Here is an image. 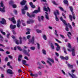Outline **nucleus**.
Instances as JSON below:
<instances>
[{"mask_svg":"<svg viewBox=\"0 0 78 78\" xmlns=\"http://www.w3.org/2000/svg\"><path fill=\"white\" fill-rule=\"evenodd\" d=\"M0 5L2 7H3V1L1 2Z\"/></svg>","mask_w":78,"mask_h":78,"instance_id":"41","label":"nucleus"},{"mask_svg":"<svg viewBox=\"0 0 78 78\" xmlns=\"http://www.w3.org/2000/svg\"><path fill=\"white\" fill-rule=\"evenodd\" d=\"M68 25H66V27L65 28V30H66L67 31H69V28H68Z\"/></svg>","mask_w":78,"mask_h":78,"instance_id":"30","label":"nucleus"},{"mask_svg":"<svg viewBox=\"0 0 78 78\" xmlns=\"http://www.w3.org/2000/svg\"><path fill=\"white\" fill-rule=\"evenodd\" d=\"M23 53H24V54H25V55H27V56H30V54H29V53H28L27 52V50H26L23 49Z\"/></svg>","mask_w":78,"mask_h":78,"instance_id":"9","label":"nucleus"},{"mask_svg":"<svg viewBox=\"0 0 78 78\" xmlns=\"http://www.w3.org/2000/svg\"><path fill=\"white\" fill-rule=\"evenodd\" d=\"M67 50H68L69 51H72V55L73 56H74L75 55V48H73L71 50H70L69 49H67Z\"/></svg>","mask_w":78,"mask_h":78,"instance_id":"2","label":"nucleus"},{"mask_svg":"<svg viewBox=\"0 0 78 78\" xmlns=\"http://www.w3.org/2000/svg\"><path fill=\"white\" fill-rule=\"evenodd\" d=\"M31 6V8H35V6L33 5H32Z\"/></svg>","mask_w":78,"mask_h":78,"instance_id":"64","label":"nucleus"},{"mask_svg":"<svg viewBox=\"0 0 78 78\" xmlns=\"http://www.w3.org/2000/svg\"><path fill=\"white\" fill-rule=\"evenodd\" d=\"M19 39L20 44H22V37H19Z\"/></svg>","mask_w":78,"mask_h":78,"instance_id":"24","label":"nucleus"},{"mask_svg":"<svg viewBox=\"0 0 78 78\" xmlns=\"http://www.w3.org/2000/svg\"><path fill=\"white\" fill-rule=\"evenodd\" d=\"M22 13L23 14H25V10H23V9H22Z\"/></svg>","mask_w":78,"mask_h":78,"instance_id":"37","label":"nucleus"},{"mask_svg":"<svg viewBox=\"0 0 78 78\" xmlns=\"http://www.w3.org/2000/svg\"><path fill=\"white\" fill-rule=\"evenodd\" d=\"M18 73H20V72H22V69H20L18 70Z\"/></svg>","mask_w":78,"mask_h":78,"instance_id":"48","label":"nucleus"},{"mask_svg":"<svg viewBox=\"0 0 78 78\" xmlns=\"http://www.w3.org/2000/svg\"><path fill=\"white\" fill-rule=\"evenodd\" d=\"M62 72L63 73V74H64V75H66V73H65V72L64 71V70H62Z\"/></svg>","mask_w":78,"mask_h":78,"instance_id":"63","label":"nucleus"},{"mask_svg":"<svg viewBox=\"0 0 78 78\" xmlns=\"http://www.w3.org/2000/svg\"><path fill=\"white\" fill-rule=\"evenodd\" d=\"M60 49V46H58L56 48V50H57V51H59Z\"/></svg>","mask_w":78,"mask_h":78,"instance_id":"28","label":"nucleus"},{"mask_svg":"<svg viewBox=\"0 0 78 78\" xmlns=\"http://www.w3.org/2000/svg\"><path fill=\"white\" fill-rule=\"evenodd\" d=\"M54 14L55 16V20L57 22L59 21V19L57 17V15H59V13L58 10H56L54 12Z\"/></svg>","mask_w":78,"mask_h":78,"instance_id":"1","label":"nucleus"},{"mask_svg":"<svg viewBox=\"0 0 78 78\" xmlns=\"http://www.w3.org/2000/svg\"><path fill=\"white\" fill-rule=\"evenodd\" d=\"M38 20L39 22H41V19L40 18V17L39 16H38Z\"/></svg>","mask_w":78,"mask_h":78,"instance_id":"61","label":"nucleus"},{"mask_svg":"<svg viewBox=\"0 0 78 78\" xmlns=\"http://www.w3.org/2000/svg\"><path fill=\"white\" fill-rule=\"evenodd\" d=\"M37 48L38 50L40 49V44L39 43H37Z\"/></svg>","mask_w":78,"mask_h":78,"instance_id":"34","label":"nucleus"},{"mask_svg":"<svg viewBox=\"0 0 78 78\" xmlns=\"http://www.w3.org/2000/svg\"><path fill=\"white\" fill-rule=\"evenodd\" d=\"M59 8L60 9H61L62 11H64V9H63V8L61 7H59Z\"/></svg>","mask_w":78,"mask_h":78,"instance_id":"62","label":"nucleus"},{"mask_svg":"<svg viewBox=\"0 0 78 78\" xmlns=\"http://www.w3.org/2000/svg\"><path fill=\"white\" fill-rule=\"evenodd\" d=\"M0 22L3 25H6V20L4 18H2V21H0Z\"/></svg>","mask_w":78,"mask_h":78,"instance_id":"4","label":"nucleus"},{"mask_svg":"<svg viewBox=\"0 0 78 78\" xmlns=\"http://www.w3.org/2000/svg\"><path fill=\"white\" fill-rule=\"evenodd\" d=\"M35 48H35V47L34 46H32L30 47V50H34Z\"/></svg>","mask_w":78,"mask_h":78,"instance_id":"29","label":"nucleus"},{"mask_svg":"<svg viewBox=\"0 0 78 78\" xmlns=\"http://www.w3.org/2000/svg\"><path fill=\"white\" fill-rule=\"evenodd\" d=\"M69 17L71 20V21H72V15H70L69 16Z\"/></svg>","mask_w":78,"mask_h":78,"instance_id":"43","label":"nucleus"},{"mask_svg":"<svg viewBox=\"0 0 78 78\" xmlns=\"http://www.w3.org/2000/svg\"><path fill=\"white\" fill-rule=\"evenodd\" d=\"M22 58V55H19L18 57V58Z\"/></svg>","mask_w":78,"mask_h":78,"instance_id":"57","label":"nucleus"},{"mask_svg":"<svg viewBox=\"0 0 78 78\" xmlns=\"http://www.w3.org/2000/svg\"><path fill=\"white\" fill-rule=\"evenodd\" d=\"M44 11H47V12L48 11V10L49 12L50 11V8H49L48 7L47 9V8H46V7L45 6H44Z\"/></svg>","mask_w":78,"mask_h":78,"instance_id":"10","label":"nucleus"},{"mask_svg":"<svg viewBox=\"0 0 78 78\" xmlns=\"http://www.w3.org/2000/svg\"><path fill=\"white\" fill-rule=\"evenodd\" d=\"M48 59L52 63H54L55 62L54 61V60L53 58H48Z\"/></svg>","mask_w":78,"mask_h":78,"instance_id":"22","label":"nucleus"},{"mask_svg":"<svg viewBox=\"0 0 78 78\" xmlns=\"http://www.w3.org/2000/svg\"><path fill=\"white\" fill-rule=\"evenodd\" d=\"M34 20L30 19L29 20V21H27V23L28 24H30V23H34Z\"/></svg>","mask_w":78,"mask_h":78,"instance_id":"12","label":"nucleus"},{"mask_svg":"<svg viewBox=\"0 0 78 78\" xmlns=\"http://www.w3.org/2000/svg\"><path fill=\"white\" fill-rule=\"evenodd\" d=\"M28 7H27V5H26L23 9V10H28Z\"/></svg>","mask_w":78,"mask_h":78,"instance_id":"25","label":"nucleus"},{"mask_svg":"<svg viewBox=\"0 0 78 78\" xmlns=\"http://www.w3.org/2000/svg\"><path fill=\"white\" fill-rule=\"evenodd\" d=\"M27 2V1H25V0H23L21 2L20 4L22 5H25V3Z\"/></svg>","mask_w":78,"mask_h":78,"instance_id":"17","label":"nucleus"},{"mask_svg":"<svg viewBox=\"0 0 78 78\" xmlns=\"http://www.w3.org/2000/svg\"><path fill=\"white\" fill-rule=\"evenodd\" d=\"M52 3L55 5H58V4H56V2H55V1H53Z\"/></svg>","mask_w":78,"mask_h":78,"instance_id":"52","label":"nucleus"},{"mask_svg":"<svg viewBox=\"0 0 78 78\" xmlns=\"http://www.w3.org/2000/svg\"><path fill=\"white\" fill-rule=\"evenodd\" d=\"M62 22H63V23H64V24L66 26V25H67V23L66 22V20H63L62 21Z\"/></svg>","mask_w":78,"mask_h":78,"instance_id":"31","label":"nucleus"},{"mask_svg":"<svg viewBox=\"0 0 78 78\" xmlns=\"http://www.w3.org/2000/svg\"><path fill=\"white\" fill-rule=\"evenodd\" d=\"M60 36H61V37H62L63 39H64V35H61L60 34Z\"/></svg>","mask_w":78,"mask_h":78,"instance_id":"56","label":"nucleus"},{"mask_svg":"<svg viewBox=\"0 0 78 78\" xmlns=\"http://www.w3.org/2000/svg\"><path fill=\"white\" fill-rule=\"evenodd\" d=\"M5 7H3V9L0 8V11H1L2 12H5Z\"/></svg>","mask_w":78,"mask_h":78,"instance_id":"23","label":"nucleus"},{"mask_svg":"<svg viewBox=\"0 0 78 78\" xmlns=\"http://www.w3.org/2000/svg\"><path fill=\"white\" fill-rule=\"evenodd\" d=\"M41 12V9H40V7H38V10H35L34 11L33 13H35V14H37L38 12Z\"/></svg>","mask_w":78,"mask_h":78,"instance_id":"5","label":"nucleus"},{"mask_svg":"<svg viewBox=\"0 0 78 78\" xmlns=\"http://www.w3.org/2000/svg\"><path fill=\"white\" fill-rule=\"evenodd\" d=\"M14 2L13 1H12L9 2V4H10V5H12V4H14Z\"/></svg>","mask_w":78,"mask_h":78,"instance_id":"42","label":"nucleus"},{"mask_svg":"<svg viewBox=\"0 0 78 78\" xmlns=\"http://www.w3.org/2000/svg\"><path fill=\"white\" fill-rule=\"evenodd\" d=\"M8 19L9 20L12 21V22H13V23H14V24L16 23V21L15 20L14 18L12 17L11 19L10 18H9Z\"/></svg>","mask_w":78,"mask_h":78,"instance_id":"3","label":"nucleus"},{"mask_svg":"<svg viewBox=\"0 0 78 78\" xmlns=\"http://www.w3.org/2000/svg\"><path fill=\"white\" fill-rule=\"evenodd\" d=\"M69 8L71 12H73V8H72V7H70Z\"/></svg>","mask_w":78,"mask_h":78,"instance_id":"46","label":"nucleus"},{"mask_svg":"<svg viewBox=\"0 0 78 78\" xmlns=\"http://www.w3.org/2000/svg\"><path fill=\"white\" fill-rule=\"evenodd\" d=\"M17 48L20 51H22V49L20 48V47L19 46L17 47Z\"/></svg>","mask_w":78,"mask_h":78,"instance_id":"35","label":"nucleus"},{"mask_svg":"<svg viewBox=\"0 0 78 78\" xmlns=\"http://www.w3.org/2000/svg\"><path fill=\"white\" fill-rule=\"evenodd\" d=\"M63 2L65 5H66V6H69V2H68V1L67 0H64Z\"/></svg>","mask_w":78,"mask_h":78,"instance_id":"16","label":"nucleus"},{"mask_svg":"<svg viewBox=\"0 0 78 78\" xmlns=\"http://www.w3.org/2000/svg\"><path fill=\"white\" fill-rule=\"evenodd\" d=\"M36 31L37 33H42L41 30L38 29H37L36 30Z\"/></svg>","mask_w":78,"mask_h":78,"instance_id":"33","label":"nucleus"},{"mask_svg":"<svg viewBox=\"0 0 78 78\" xmlns=\"http://www.w3.org/2000/svg\"><path fill=\"white\" fill-rule=\"evenodd\" d=\"M55 40L57 42H58V43H62L61 41H59V40H58L57 39H55Z\"/></svg>","mask_w":78,"mask_h":78,"instance_id":"50","label":"nucleus"},{"mask_svg":"<svg viewBox=\"0 0 78 78\" xmlns=\"http://www.w3.org/2000/svg\"><path fill=\"white\" fill-rule=\"evenodd\" d=\"M30 75H31V76H34V78H37L38 77V74H33L31 73L30 74Z\"/></svg>","mask_w":78,"mask_h":78,"instance_id":"8","label":"nucleus"},{"mask_svg":"<svg viewBox=\"0 0 78 78\" xmlns=\"http://www.w3.org/2000/svg\"><path fill=\"white\" fill-rule=\"evenodd\" d=\"M65 59H66V60H68V59H69V57L67 56L65 57Z\"/></svg>","mask_w":78,"mask_h":78,"instance_id":"54","label":"nucleus"},{"mask_svg":"<svg viewBox=\"0 0 78 78\" xmlns=\"http://www.w3.org/2000/svg\"><path fill=\"white\" fill-rule=\"evenodd\" d=\"M68 47H69V48H72V46H71V45H70V44L68 43Z\"/></svg>","mask_w":78,"mask_h":78,"instance_id":"38","label":"nucleus"},{"mask_svg":"<svg viewBox=\"0 0 78 78\" xmlns=\"http://www.w3.org/2000/svg\"><path fill=\"white\" fill-rule=\"evenodd\" d=\"M27 15L28 17H31V15H30V14L28 12H27Z\"/></svg>","mask_w":78,"mask_h":78,"instance_id":"44","label":"nucleus"},{"mask_svg":"<svg viewBox=\"0 0 78 78\" xmlns=\"http://www.w3.org/2000/svg\"><path fill=\"white\" fill-rule=\"evenodd\" d=\"M27 39H30V37H31V36H30V35H29L27 36Z\"/></svg>","mask_w":78,"mask_h":78,"instance_id":"59","label":"nucleus"},{"mask_svg":"<svg viewBox=\"0 0 78 78\" xmlns=\"http://www.w3.org/2000/svg\"><path fill=\"white\" fill-rule=\"evenodd\" d=\"M12 33L13 34H16V32H15V31H14V30H12Z\"/></svg>","mask_w":78,"mask_h":78,"instance_id":"58","label":"nucleus"},{"mask_svg":"<svg viewBox=\"0 0 78 78\" xmlns=\"http://www.w3.org/2000/svg\"><path fill=\"white\" fill-rule=\"evenodd\" d=\"M68 34H67V35L68 37H69V38L70 39H72V37H70V36H69V35H70V36H72V34H71V33H70V32H68Z\"/></svg>","mask_w":78,"mask_h":78,"instance_id":"21","label":"nucleus"},{"mask_svg":"<svg viewBox=\"0 0 78 78\" xmlns=\"http://www.w3.org/2000/svg\"><path fill=\"white\" fill-rule=\"evenodd\" d=\"M45 13L46 14L45 15V18L46 19H47V20H49V18L48 17V13H47V12H45Z\"/></svg>","mask_w":78,"mask_h":78,"instance_id":"18","label":"nucleus"},{"mask_svg":"<svg viewBox=\"0 0 78 78\" xmlns=\"http://www.w3.org/2000/svg\"><path fill=\"white\" fill-rule=\"evenodd\" d=\"M72 14L73 15V19H75V14L74 13H73V12H72Z\"/></svg>","mask_w":78,"mask_h":78,"instance_id":"40","label":"nucleus"},{"mask_svg":"<svg viewBox=\"0 0 78 78\" xmlns=\"http://www.w3.org/2000/svg\"><path fill=\"white\" fill-rule=\"evenodd\" d=\"M24 58V59H27V60L28 61V60H29V59H28V57H27L26 56H25Z\"/></svg>","mask_w":78,"mask_h":78,"instance_id":"55","label":"nucleus"},{"mask_svg":"<svg viewBox=\"0 0 78 78\" xmlns=\"http://www.w3.org/2000/svg\"><path fill=\"white\" fill-rule=\"evenodd\" d=\"M47 62L48 64H49L50 66H52L51 63V62H50V61H49L48 60H47Z\"/></svg>","mask_w":78,"mask_h":78,"instance_id":"36","label":"nucleus"},{"mask_svg":"<svg viewBox=\"0 0 78 78\" xmlns=\"http://www.w3.org/2000/svg\"><path fill=\"white\" fill-rule=\"evenodd\" d=\"M42 52L43 54V55H45L46 54V51L44 49H42Z\"/></svg>","mask_w":78,"mask_h":78,"instance_id":"27","label":"nucleus"},{"mask_svg":"<svg viewBox=\"0 0 78 78\" xmlns=\"http://www.w3.org/2000/svg\"><path fill=\"white\" fill-rule=\"evenodd\" d=\"M14 12L15 13V14H17V11L16 10H14Z\"/></svg>","mask_w":78,"mask_h":78,"instance_id":"60","label":"nucleus"},{"mask_svg":"<svg viewBox=\"0 0 78 78\" xmlns=\"http://www.w3.org/2000/svg\"><path fill=\"white\" fill-rule=\"evenodd\" d=\"M60 58L62 59H65V57H63V56H60Z\"/></svg>","mask_w":78,"mask_h":78,"instance_id":"45","label":"nucleus"},{"mask_svg":"<svg viewBox=\"0 0 78 78\" xmlns=\"http://www.w3.org/2000/svg\"><path fill=\"white\" fill-rule=\"evenodd\" d=\"M67 66L69 68H71V69H73V66L71 65L69 63L67 64Z\"/></svg>","mask_w":78,"mask_h":78,"instance_id":"20","label":"nucleus"},{"mask_svg":"<svg viewBox=\"0 0 78 78\" xmlns=\"http://www.w3.org/2000/svg\"><path fill=\"white\" fill-rule=\"evenodd\" d=\"M20 20H19L17 21V26L18 28H19L20 27Z\"/></svg>","mask_w":78,"mask_h":78,"instance_id":"14","label":"nucleus"},{"mask_svg":"<svg viewBox=\"0 0 78 78\" xmlns=\"http://www.w3.org/2000/svg\"><path fill=\"white\" fill-rule=\"evenodd\" d=\"M68 25L70 28V29H72V26H71V25H70V23H68Z\"/></svg>","mask_w":78,"mask_h":78,"instance_id":"49","label":"nucleus"},{"mask_svg":"<svg viewBox=\"0 0 78 78\" xmlns=\"http://www.w3.org/2000/svg\"><path fill=\"white\" fill-rule=\"evenodd\" d=\"M72 25L74 27H75V23L73 22L72 23Z\"/></svg>","mask_w":78,"mask_h":78,"instance_id":"47","label":"nucleus"},{"mask_svg":"<svg viewBox=\"0 0 78 78\" xmlns=\"http://www.w3.org/2000/svg\"><path fill=\"white\" fill-rule=\"evenodd\" d=\"M15 41L16 42V44H17V45H19V41L17 40H15Z\"/></svg>","mask_w":78,"mask_h":78,"instance_id":"32","label":"nucleus"},{"mask_svg":"<svg viewBox=\"0 0 78 78\" xmlns=\"http://www.w3.org/2000/svg\"><path fill=\"white\" fill-rule=\"evenodd\" d=\"M50 46L52 50H54L55 49V46L53 43H51Z\"/></svg>","mask_w":78,"mask_h":78,"instance_id":"19","label":"nucleus"},{"mask_svg":"<svg viewBox=\"0 0 78 78\" xmlns=\"http://www.w3.org/2000/svg\"><path fill=\"white\" fill-rule=\"evenodd\" d=\"M62 15L63 17H64L65 19H66V16L65 15V14H64V13H62Z\"/></svg>","mask_w":78,"mask_h":78,"instance_id":"51","label":"nucleus"},{"mask_svg":"<svg viewBox=\"0 0 78 78\" xmlns=\"http://www.w3.org/2000/svg\"><path fill=\"white\" fill-rule=\"evenodd\" d=\"M38 74L39 76H42V73L41 71H39L38 72Z\"/></svg>","mask_w":78,"mask_h":78,"instance_id":"26","label":"nucleus"},{"mask_svg":"<svg viewBox=\"0 0 78 78\" xmlns=\"http://www.w3.org/2000/svg\"><path fill=\"white\" fill-rule=\"evenodd\" d=\"M69 74L70 76L71 77H72V78H76V77L75 75L73 74H71L70 73H69Z\"/></svg>","mask_w":78,"mask_h":78,"instance_id":"15","label":"nucleus"},{"mask_svg":"<svg viewBox=\"0 0 78 78\" xmlns=\"http://www.w3.org/2000/svg\"><path fill=\"white\" fill-rule=\"evenodd\" d=\"M29 42L32 43V44H34V36L32 37L31 39L29 40Z\"/></svg>","mask_w":78,"mask_h":78,"instance_id":"6","label":"nucleus"},{"mask_svg":"<svg viewBox=\"0 0 78 78\" xmlns=\"http://www.w3.org/2000/svg\"><path fill=\"white\" fill-rule=\"evenodd\" d=\"M27 63V61L25 60H23L22 61V64H23V65H25L26 66H29L30 65L28 64H26Z\"/></svg>","mask_w":78,"mask_h":78,"instance_id":"7","label":"nucleus"},{"mask_svg":"<svg viewBox=\"0 0 78 78\" xmlns=\"http://www.w3.org/2000/svg\"><path fill=\"white\" fill-rule=\"evenodd\" d=\"M7 73L11 75V74L12 73V71L9 69L8 70H7Z\"/></svg>","mask_w":78,"mask_h":78,"instance_id":"13","label":"nucleus"},{"mask_svg":"<svg viewBox=\"0 0 78 78\" xmlns=\"http://www.w3.org/2000/svg\"><path fill=\"white\" fill-rule=\"evenodd\" d=\"M16 25H12V24H11L10 25V28L12 29V30H14V29L16 28Z\"/></svg>","mask_w":78,"mask_h":78,"instance_id":"11","label":"nucleus"},{"mask_svg":"<svg viewBox=\"0 0 78 78\" xmlns=\"http://www.w3.org/2000/svg\"><path fill=\"white\" fill-rule=\"evenodd\" d=\"M43 39H44V40H47V37L45 35H44L43 36Z\"/></svg>","mask_w":78,"mask_h":78,"instance_id":"39","label":"nucleus"},{"mask_svg":"<svg viewBox=\"0 0 78 78\" xmlns=\"http://www.w3.org/2000/svg\"><path fill=\"white\" fill-rule=\"evenodd\" d=\"M16 5H15V4H13L12 5V7L13 8H16Z\"/></svg>","mask_w":78,"mask_h":78,"instance_id":"53","label":"nucleus"}]
</instances>
